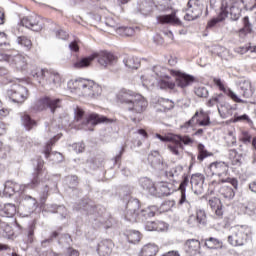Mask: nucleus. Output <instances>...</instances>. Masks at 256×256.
I'll return each instance as SVG.
<instances>
[{
	"instance_id": "1",
	"label": "nucleus",
	"mask_w": 256,
	"mask_h": 256,
	"mask_svg": "<svg viewBox=\"0 0 256 256\" xmlns=\"http://www.w3.org/2000/svg\"><path fill=\"white\" fill-rule=\"evenodd\" d=\"M35 165V162H34ZM36 169L34 173V177L31 181V183H28L26 185L19 184L17 182H13L11 180H8L4 183V190L3 195L5 197H13L16 193L20 195L22 199L23 205H26L28 209H30V212L37 208V200L33 198L32 196L25 195L26 189H35V187H39V185H43L45 181H47V171L43 169V159H38L36 161Z\"/></svg>"
},
{
	"instance_id": "2",
	"label": "nucleus",
	"mask_w": 256,
	"mask_h": 256,
	"mask_svg": "<svg viewBox=\"0 0 256 256\" xmlns=\"http://www.w3.org/2000/svg\"><path fill=\"white\" fill-rule=\"evenodd\" d=\"M210 7L214 11H219L216 18L211 19L208 22V27H215L216 23H221L225 21L229 15L232 21H237L241 17V11L245 7V2L243 0H235L230 6L227 0H210Z\"/></svg>"
},
{
	"instance_id": "3",
	"label": "nucleus",
	"mask_w": 256,
	"mask_h": 256,
	"mask_svg": "<svg viewBox=\"0 0 256 256\" xmlns=\"http://www.w3.org/2000/svg\"><path fill=\"white\" fill-rule=\"evenodd\" d=\"M117 101L123 103L130 113L141 115L147 110L149 103L141 94L129 89H121L116 95Z\"/></svg>"
},
{
	"instance_id": "4",
	"label": "nucleus",
	"mask_w": 256,
	"mask_h": 256,
	"mask_svg": "<svg viewBox=\"0 0 256 256\" xmlns=\"http://www.w3.org/2000/svg\"><path fill=\"white\" fill-rule=\"evenodd\" d=\"M30 75L39 83L40 87H43L46 91L59 89L61 83H63V77H61V74L58 72L41 69L36 66L31 68Z\"/></svg>"
},
{
	"instance_id": "5",
	"label": "nucleus",
	"mask_w": 256,
	"mask_h": 256,
	"mask_svg": "<svg viewBox=\"0 0 256 256\" xmlns=\"http://www.w3.org/2000/svg\"><path fill=\"white\" fill-rule=\"evenodd\" d=\"M207 173L219 178V183H230L234 189H237L239 181L229 177V164L224 161H215L207 167Z\"/></svg>"
},
{
	"instance_id": "6",
	"label": "nucleus",
	"mask_w": 256,
	"mask_h": 256,
	"mask_svg": "<svg viewBox=\"0 0 256 256\" xmlns=\"http://www.w3.org/2000/svg\"><path fill=\"white\" fill-rule=\"evenodd\" d=\"M93 80L79 78L75 80H70L67 83V88L71 93L78 95V97H84L89 99L91 94V89L97 90V86L93 85Z\"/></svg>"
},
{
	"instance_id": "7",
	"label": "nucleus",
	"mask_w": 256,
	"mask_h": 256,
	"mask_svg": "<svg viewBox=\"0 0 256 256\" xmlns=\"http://www.w3.org/2000/svg\"><path fill=\"white\" fill-rule=\"evenodd\" d=\"M230 233L228 243L232 247H242V245L247 243L249 236H251V228L247 225H236L230 228Z\"/></svg>"
},
{
	"instance_id": "8",
	"label": "nucleus",
	"mask_w": 256,
	"mask_h": 256,
	"mask_svg": "<svg viewBox=\"0 0 256 256\" xmlns=\"http://www.w3.org/2000/svg\"><path fill=\"white\" fill-rule=\"evenodd\" d=\"M0 61L9 63L11 67L17 69V71H25L27 69V57L21 54L9 53L0 50Z\"/></svg>"
},
{
	"instance_id": "9",
	"label": "nucleus",
	"mask_w": 256,
	"mask_h": 256,
	"mask_svg": "<svg viewBox=\"0 0 256 256\" xmlns=\"http://www.w3.org/2000/svg\"><path fill=\"white\" fill-rule=\"evenodd\" d=\"M7 95L13 103L21 105L29 99V90L21 84L14 83L7 90Z\"/></svg>"
},
{
	"instance_id": "10",
	"label": "nucleus",
	"mask_w": 256,
	"mask_h": 256,
	"mask_svg": "<svg viewBox=\"0 0 256 256\" xmlns=\"http://www.w3.org/2000/svg\"><path fill=\"white\" fill-rule=\"evenodd\" d=\"M189 183V175L184 174L178 188V191L181 193L178 205L185 207L187 211H191V207H193V200L187 197V187L189 186Z\"/></svg>"
},
{
	"instance_id": "11",
	"label": "nucleus",
	"mask_w": 256,
	"mask_h": 256,
	"mask_svg": "<svg viewBox=\"0 0 256 256\" xmlns=\"http://www.w3.org/2000/svg\"><path fill=\"white\" fill-rule=\"evenodd\" d=\"M61 107V99L59 98H49L44 97L39 99L33 106L32 109L34 111H43L45 109H50L51 113H55L56 109H59Z\"/></svg>"
},
{
	"instance_id": "12",
	"label": "nucleus",
	"mask_w": 256,
	"mask_h": 256,
	"mask_svg": "<svg viewBox=\"0 0 256 256\" xmlns=\"http://www.w3.org/2000/svg\"><path fill=\"white\" fill-rule=\"evenodd\" d=\"M187 12L184 16L185 21H195L203 15V3L201 0H189L187 4Z\"/></svg>"
},
{
	"instance_id": "13",
	"label": "nucleus",
	"mask_w": 256,
	"mask_h": 256,
	"mask_svg": "<svg viewBox=\"0 0 256 256\" xmlns=\"http://www.w3.org/2000/svg\"><path fill=\"white\" fill-rule=\"evenodd\" d=\"M153 71L155 72L156 77H159L158 86L160 89H175V83L171 82L169 80V76L165 74L166 69L161 66H155L153 68Z\"/></svg>"
},
{
	"instance_id": "14",
	"label": "nucleus",
	"mask_w": 256,
	"mask_h": 256,
	"mask_svg": "<svg viewBox=\"0 0 256 256\" xmlns=\"http://www.w3.org/2000/svg\"><path fill=\"white\" fill-rule=\"evenodd\" d=\"M60 136H54L47 144L44 149V155L46 159H50L51 161H54V163H61L63 161V154L59 152H52L53 145H55L56 141H59Z\"/></svg>"
},
{
	"instance_id": "15",
	"label": "nucleus",
	"mask_w": 256,
	"mask_h": 256,
	"mask_svg": "<svg viewBox=\"0 0 256 256\" xmlns=\"http://www.w3.org/2000/svg\"><path fill=\"white\" fill-rule=\"evenodd\" d=\"M21 25L32 31H41L43 25L41 24V17L37 14L26 16L21 20Z\"/></svg>"
},
{
	"instance_id": "16",
	"label": "nucleus",
	"mask_w": 256,
	"mask_h": 256,
	"mask_svg": "<svg viewBox=\"0 0 256 256\" xmlns=\"http://www.w3.org/2000/svg\"><path fill=\"white\" fill-rule=\"evenodd\" d=\"M171 75H174V77H176V85L181 89H185V87L193 85V82L195 81V77L180 71L171 70Z\"/></svg>"
},
{
	"instance_id": "17",
	"label": "nucleus",
	"mask_w": 256,
	"mask_h": 256,
	"mask_svg": "<svg viewBox=\"0 0 256 256\" xmlns=\"http://www.w3.org/2000/svg\"><path fill=\"white\" fill-rule=\"evenodd\" d=\"M127 209L128 210L126 212L125 219L127 221H130L131 223H135V221H137V218L141 217L140 213L138 212L139 211V200L134 199L132 201H129L127 203Z\"/></svg>"
},
{
	"instance_id": "18",
	"label": "nucleus",
	"mask_w": 256,
	"mask_h": 256,
	"mask_svg": "<svg viewBox=\"0 0 256 256\" xmlns=\"http://www.w3.org/2000/svg\"><path fill=\"white\" fill-rule=\"evenodd\" d=\"M157 21L161 25H173L174 27L183 26V22H181V19L177 17V14L175 12H172L171 14L167 15L157 16Z\"/></svg>"
},
{
	"instance_id": "19",
	"label": "nucleus",
	"mask_w": 256,
	"mask_h": 256,
	"mask_svg": "<svg viewBox=\"0 0 256 256\" xmlns=\"http://www.w3.org/2000/svg\"><path fill=\"white\" fill-rule=\"evenodd\" d=\"M213 82L218 87V89L220 91H223V93H225V95L230 97V99H232V101H234V103H245V101L243 99L239 98V96H237V94L235 92H233V90H231L229 88H225V84H223V81L221 80V78H214Z\"/></svg>"
},
{
	"instance_id": "20",
	"label": "nucleus",
	"mask_w": 256,
	"mask_h": 256,
	"mask_svg": "<svg viewBox=\"0 0 256 256\" xmlns=\"http://www.w3.org/2000/svg\"><path fill=\"white\" fill-rule=\"evenodd\" d=\"M191 227H197V225H207V214L205 210H198L196 215H190L187 221Z\"/></svg>"
},
{
	"instance_id": "21",
	"label": "nucleus",
	"mask_w": 256,
	"mask_h": 256,
	"mask_svg": "<svg viewBox=\"0 0 256 256\" xmlns=\"http://www.w3.org/2000/svg\"><path fill=\"white\" fill-rule=\"evenodd\" d=\"M96 57L98 59L99 65H101V67H110L111 65H113L115 63V61H117V58L115 57V55H113V53L107 52V51H102V52L96 54Z\"/></svg>"
},
{
	"instance_id": "22",
	"label": "nucleus",
	"mask_w": 256,
	"mask_h": 256,
	"mask_svg": "<svg viewBox=\"0 0 256 256\" xmlns=\"http://www.w3.org/2000/svg\"><path fill=\"white\" fill-rule=\"evenodd\" d=\"M190 183L192 185V191L195 193V195H201L203 193L205 176H203V174H193Z\"/></svg>"
},
{
	"instance_id": "23",
	"label": "nucleus",
	"mask_w": 256,
	"mask_h": 256,
	"mask_svg": "<svg viewBox=\"0 0 256 256\" xmlns=\"http://www.w3.org/2000/svg\"><path fill=\"white\" fill-rule=\"evenodd\" d=\"M217 106L218 113L223 117V113L221 112V108L225 107V95L223 93L214 94L207 102V107H215Z\"/></svg>"
},
{
	"instance_id": "24",
	"label": "nucleus",
	"mask_w": 256,
	"mask_h": 256,
	"mask_svg": "<svg viewBox=\"0 0 256 256\" xmlns=\"http://www.w3.org/2000/svg\"><path fill=\"white\" fill-rule=\"evenodd\" d=\"M175 189H173V184H169L167 182H158L156 184V197H169Z\"/></svg>"
},
{
	"instance_id": "25",
	"label": "nucleus",
	"mask_w": 256,
	"mask_h": 256,
	"mask_svg": "<svg viewBox=\"0 0 256 256\" xmlns=\"http://www.w3.org/2000/svg\"><path fill=\"white\" fill-rule=\"evenodd\" d=\"M184 249L187 255L195 256L201 253V242L197 239H190L185 242Z\"/></svg>"
},
{
	"instance_id": "26",
	"label": "nucleus",
	"mask_w": 256,
	"mask_h": 256,
	"mask_svg": "<svg viewBox=\"0 0 256 256\" xmlns=\"http://www.w3.org/2000/svg\"><path fill=\"white\" fill-rule=\"evenodd\" d=\"M53 239H59L58 243H63V240H64L68 245L72 241L71 236H69V234H61V228H59L58 230L52 232V234L50 235V238L42 241L43 247H45V243H51Z\"/></svg>"
},
{
	"instance_id": "27",
	"label": "nucleus",
	"mask_w": 256,
	"mask_h": 256,
	"mask_svg": "<svg viewBox=\"0 0 256 256\" xmlns=\"http://www.w3.org/2000/svg\"><path fill=\"white\" fill-rule=\"evenodd\" d=\"M112 122L113 119L99 114H90L86 121L87 125H99V123H105L106 125H109Z\"/></svg>"
},
{
	"instance_id": "28",
	"label": "nucleus",
	"mask_w": 256,
	"mask_h": 256,
	"mask_svg": "<svg viewBox=\"0 0 256 256\" xmlns=\"http://www.w3.org/2000/svg\"><path fill=\"white\" fill-rule=\"evenodd\" d=\"M113 241L111 240H102L99 244H98V254L102 255V256H108L111 255L112 251H113Z\"/></svg>"
},
{
	"instance_id": "29",
	"label": "nucleus",
	"mask_w": 256,
	"mask_h": 256,
	"mask_svg": "<svg viewBox=\"0 0 256 256\" xmlns=\"http://www.w3.org/2000/svg\"><path fill=\"white\" fill-rule=\"evenodd\" d=\"M97 58V54H92L87 57H83L78 59L76 62L73 63L74 69H87L91 62H93Z\"/></svg>"
},
{
	"instance_id": "30",
	"label": "nucleus",
	"mask_w": 256,
	"mask_h": 256,
	"mask_svg": "<svg viewBox=\"0 0 256 256\" xmlns=\"http://www.w3.org/2000/svg\"><path fill=\"white\" fill-rule=\"evenodd\" d=\"M153 9H155L153 0H141L138 3V11H140L142 15H149V13L153 12Z\"/></svg>"
},
{
	"instance_id": "31",
	"label": "nucleus",
	"mask_w": 256,
	"mask_h": 256,
	"mask_svg": "<svg viewBox=\"0 0 256 256\" xmlns=\"http://www.w3.org/2000/svg\"><path fill=\"white\" fill-rule=\"evenodd\" d=\"M157 253H159V246L150 243L141 248L138 256H155Z\"/></svg>"
},
{
	"instance_id": "32",
	"label": "nucleus",
	"mask_w": 256,
	"mask_h": 256,
	"mask_svg": "<svg viewBox=\"0 0 256 256\" xmlns=\"http://www.w3.org/2000/svg\"><path fill=\"white\" fill-rule=\"evenodd\" d=\"M198 117H203V113L196 112L194 116L188 121L189 125H200L201 127H207V125L211 124V119L209 116H206L203 120H199Z\"/></svg>"
},
{
	"instance_id": "33",
	"label": "nucleus",
	"mask_w": 256,
	"mask_h": 256,
	"mask_svg": "<svg viewBox=\"0 0 256 256\" xmlns=\"http://www.w3.org/2000/svg\"><path fill=\"white\" fill-rule=\"evenodd\" d=\"M140 185L143 189L148 191V193H150V195H157V187L155 186L153 181H151V179H149L147 177L141 178Z\"/></svg>"
},
{
	"instance_id": "34",
	"label": "nucleus",
	"mask_w": 256,
	"mask_h": 256,
	"mask_svg": "<svg viewBox=\"0 0 256 256\" xmlns=\"http://www.w3.org/2000/svg\"><path fill=\"white\" fill-rule=\"evenodd\" d=\"M173 143H178L180 150L183 151V145H192L193 139L189 136L175 135L172 137Z\"/></svg>"
},
{
	"instance_id": "35",
	"label": "nucleus",
	"mask_w": 256,
	"mask_h": 256,
	"mask_svg": "<svg viewBox=\"0 0 256 256\" xmlns=\"http://www.w3.org/2000/svg\"><path fill=\"white\" fill-rule=\"evenodd\" d=\"M240 89L242 91L243 97H245L246 99L253 97V89L251 88V81L244 80L240 82Z\"/></svg>"
},
{
	"instance_id": "36",
	"label": "nucleus",
	"mask_w": 256,
	"mask_h": 256,
	"mask_svg": "<svg viewBox=\"0 0 256 256\" xmlns=\"http://www.w3.org/2000/svg\"><path fill=\"white\" fill-rule=\"evenodd\" d=\"M123 63L128 69H139L140 65L139 58H135V56L129 55L124 56Z\"/></svg>"
},
{
	"instance_id": "37",
	"label": "nucleus",
	"mask_w": 256,
	"mask_h": 256,
	"mask_svg": "<svg viewBox=\"0 0 256 256\" xmlns=\"http://www.w3.org/2000/svg\"><path fill=\"white\" fill-rule=\"evenodd\" d=\"M17 213V207L14 204L8 203L0 211L2 217H13Z\"/></svg>"
},
{
	"instance_id": "38",
	"label": "nucleus",
	"mask_w": 256,
	"mask_h": 256,
	"mask_svg": "<svg viewBox=\"0 0 256 256\" xmlns=\"http://www.w3.org/2000/svg\"><path fill=\"white\" fill-rule=\"evenodd\" d=\"M219 194L224 197V199L231 200L233 197H235V191L231 186L224 185L220 187Z\"/></svg>"
},
{
	"instance_id": "39",
	"label": "nucleus",
	"mask_w": 256,
	"mask_h": 256,
	"mask_svg": "<svg viewBox=\"0 0 256 256\" xmlns=\"http://www.w3.org/2000/svg\"><path fill=\"white\" fill-rule=\"evenodd\" d=\"M21 121H22V125L25 127L27 131H31V129L37 125V122L31 119V116H29V114H24L21 117Z\"/></svg>"
},
{
	"instance_id": "40",
	"label": "nucleus",
	"mask_w": 256,
	"mask_h": 256,
	"mask_svg": "<svg viewBox=\"0 0 256 256\" xmlns=\"http://www.w3.org/2000/svg\"><path fill=\"white\" fill-rule=\"evenodd\" d=\"M0 229L2 236L5 237L6 239H11V237H13V228L9 224L1 222Z\"/></svg>"
},
{
	"instance_id": "41",
	"label": "nucleus",
	"mask_w": 256,
	"mask_h": 256,
	"mask_svg": "<svg viewBox=\"0 0 256 256\" xmlns=\"http://www.w3.org/2000/svg\"><path fill=\"white\" fill-rule=\"evenodd\" d=\"M126 237L128 239V243H139L141 241V233L137 230H129L126 234Z\"/></svg>"
},
{
	"instance_id": "42",
	"label": "nucleus",
	"mask_w": 256,
	"mask_h": 256,
	"mask_svg": "<svg viewBox=\"0 0 256 256\" xmlns=\"http://www.w3.org/2000/svg\"><path fill=\"white\" fill-rule=\"evenodd\" d=\"M183 173V166H175L170 170L165 172V175L168 179H175V177H179Z\"/></svg>"
},
{
	"instance_id": "43",
	"label": "nucleus",
	"mask_w": 256,
	"mask_h": 256,
	"mask_svg": "<svg viewBox=\"0 0 256 256\" xmlns=\"http://www.w3.org/2000/svg\"><path fill=\"white\" fill-rule=\"evenodd\" d=\"M221 245H223V243L214 237H210L208 239L205 240V246L208 249H219V247H221Z\"/></svg>"
},
{
	"instance_id": "44",
	"label": "nucleus",
	"mask_w": 256,
	"mask_h": 256,
	"mask_svg": "<svg viewBox=\"0 0 256 256\" xmlns=\"http://www.w3.org/2000/svg\"><path fill=\"white\" fill-rule=\"evenodd\" d=\"M116 33L122 37H133L135 35V28L133 27H119Z\"/></svg>"
},
{
	"instance_id": "45",
	"label": "nucleus",
	"mask_w": 256,
	"mask_h": 256,
	"mask_svg": "<svg viewBox=\"0 0 256 256\" xmlns=\"http://www.w3.org/2000/svg\"><path fill=\"white\" fill-rule=\"evenodd\" d=\"M157 211H159V208H157V206H150L144 210H141L140 217H155Z\"/></svg>"
},
{
	"instance_id": "46",
	"label": "nucleus",
	"mask_w": 256,
	"mask_h": 256,
	"mask_svg": "<svg viewBox=\"0 0 256 256\" xmlns=\"http://www.w3.org/2000/svg\"><path fill=\"white\" fill-rule=\"evenodd\" d=\"M92 85L96 86V90L95 89H91V94L92 95H90L88 99H99V97L103 93V88L101 87V85H99L95 81L92 83Z\"/></svg>"
},
{
	"instance_id": "47",
	"label": "nucleus",
	"mask_w": 256,
	"mask_h": 256,
	"mask_svg": "<svg viewBox=\"0 0 256 256\" xmlns=\"http://www.w3.org/2000/svg\"><path fill=\"white\" fill-rule=\"evenodd\" d=\"M143 87H148V85H155V77L151 76L149 73L140 76Z\"/></svg>"
},
{
	"instance_id": "48",
	"label": "nucleus",
	"mask_w": 256,
	"mask_h": 256,
	"mask_svg": "<svg viewBox=\"0 0 256 256\" xmlns=\"http://www.w3.org/2000/svg\"><path fill=\"white\" fill-rule=\"evenodd\" d=\"M243 25L244 27L240 29V33H244L245 35H247L251 33V31H253V25L251 24V22H249V16H245L243 18Z\"/></svg>"
},
{
	"instance_id": "49",
	"label": "nucleus",
	"mask_w": 256,
	"mask_h": 256,
	"mask_svg": "<svg viewBox=\"0 0 256 256\" xmlns=\"http://www.w3.org/2000/svg\"><path fill=\"white\" fill-rule=\"evenodd\" d=\"M198 153V161H203L204 159H206V157L211 156L207 149H205V145H203L202 143L198 144Z\"/></svg>"
},
{
	"instance_id": "50",
	"label": "nucleus",
	"mask_w": 256,
	"mask_h": 256,
	"mask_svg": "<svg viewBox=\"0 0 256 256\" xmlns=\"http://www.w3.org/2000/svg\"><path fill=\"white\" fill-rule=\"evenodd\" d=\"M159 104L161 105V107H163V109L160 108V111H170V109H173V107H175L173 101L169 99H161L159 101Z\"/></svg>"
},
{
	"instance_id": "51",
	"label": "nucleus",
	"mask_w": 256,
	"mask_h": 256,
	"mask_svg": "<svg viewBox=\"0 0 256 256\" xmlns=\"http://www.w3.org/2000/svg\"><path fill=\"white\" fill-rule=\"evenodd\" d=\"M17 44L26 47V49H31L32 43L31 40L25 36H20L17 38Z\"/></svg>"
},
{
	"instance_id": "52",
	"label": "nucleus",
	"mask_w": 256,
	"mask_h": 256,
	"mask_svg": "<svg viewBox=\"0 0 256 256\" xmlns=\"http://www.w3.org/2000/svg\"><path fill=\"white\" fill-rule=\"evenodd\" d=\"M194 93L197 97H209V90H207L205 86L196 87Z\"/></svg>"
},
{
	"instance_id": "53",
	"label": "nucleus",
	"mask_w": 256,
	"mask_h": 256,
	"mask_svg": "<svg viewBox=\"0 0 256 256\" xmlns=\"http://www.w3.org/2000/svg\"><path fill=\"white\" fill-rule=\"evenodd\" d=\"M233 122L234 123H243V122L251 123V118H249L247 114L240 115V116L235 115Z\"/></svg>"
},
{
	"instance_id": "54",
	"label": "nucleus",
	"mask_w": 256,
	"mask_h": 256,
	"mask_svg": "<svg viewBox=\"0 0 256 256\" xmlns=\"http://www.w3.org/2000/svg\"><path fill=\"white\" fill-rule=\"evenodd\" d=\"M105 25L107 27H111L112 29H115L116 32H117V29H119V25L117 24L115 19H113L112 17L106 18Z\"/></svg>"
},
{
	"instance_id": "55",
	"label": "nucleus",
	"mask_w": 256,
	"mask_h": 256,
	"mask_svg": "<svg viewBox=\"0 0 256 256\" xmlns=\"http://www.w3.org/2000/svg\"><path fill=\"white\" fill-rule=\"evenodd\" d=\"M168 149L171 151V153H173V155H177V156L181 155V152L179 151V149H181V147L179 146V143L174 142L173 144H170L168 146Z\"/></svg>"
},
{
	"instance_id": "56",
	"label": "nucleus",
	"mask_w": 256,
	"mask_h": 256,
	"mask_svg": "<svg viewBox=\"0 0 256 256\" xmlns=\"http://www.w3.org/2000/svg\"><path fill=\"white\" fill-rule=\"evenodd\" d=\"M72 149L73 151H75V153H83L85 151V143L83 142L74 143L72 145Z\"/></svg>"
},
{
	"instance_id": "57",
	"label": "nucleus",
	"mask_w": 256,
	"mask_h": 256,
	"mask_svg": "<svg viewBox=\"0 0 256 256\" xmlns=\"http://www.w3.org/2000/svg\"><path fill=\"white\" fill-rule=\"evenodd\" d=\"M209 206L211 207L212 211L221 207V200L218 198H212L209 200Z\"/></svg>"
},
{
	"instance_id": "58",
	"label": "nucleus",
	"mask_w": 256,
	"mask_h": 256,
	"mask_svg": "<svg viewBox=\"0 0 256 256\" xmlns=\"http://www.w3.org/2000/svg\"><path fill=\"white\" fill-rule=\"evenodd\" d=\"M241 141L242 143H244V145H249V143H251V135L249 134V132L242 131Z\"/></svg>"
},
{
	"instance_id": "59",
	"label": "nucleus",
	"mask_w": 256,
	"mask_h": 256,
	"mask_svg": "<svg viewBox=\"0 0 256 256\" xmlns=\"http://www.w3.org/2000/svg\"><path fill=\"white\" fill-rule=\"evenodd\" d=\"M168 227L167 223L163 221H156L155 231H167Z\"/></svg>"
},
{
	"instance_id": "60",
	"label": "nucleus",
	"mask_w": 256,
	"mask_h": 256,
	"mask_svg": "<svg viewBox=\"0 0 256 256\" xmlns=\"http://www.w3.org/2000/svg\"><path fill=\"white\" fill-rule=\"evenodd\" d=\"M156 227H157V221H148L144 225L145 231H155Z\"/></svg>"
},
{
	"instance_id": "61",
	"label": "nucleus",
	"mask_w": 256,
	"mask_h": 256,
	"mask_svg": "<svg viewBox=\"0 0 256 256\" xmlns=\"http://www.w3.org/2000/svg\"><path fill=\"white\" fill-rule=\"evenodd\" d=\"M248 51L251 52V46H240L235 48V53H239V55H245Z\"/></svg>"
},
{
	"instance_id": "62",
	"label": "nucleus",
	"mask_w": 256,
	"mask_h": 256,
	"mask_svg": "<svg viewBox=\"0 0 256 256\" xmlns=\"http://www.w3.org/2000/svg\"><path fill=\"white\" fill-rule=\"evenodd\" d=\"M56 37L58 39H62V41H65V40L69 39V34L63 30H58V31H56Z\"/></svg>"
},
{
	"instance_id": "63",
	"label": "nucleus",
	"mask_w": 256,
	"mask_h": 256,
	"mask_svg": "<svg viewBox=\"0 0 256 256\" xmlns=\"http://www.w3.org/2000/svg\"><path fill=\"white\" fill-rule=\"evenodd\" d=\"M66 181L70 183V187H77V176H68Z\"/></svg>"
},
{
	"instance_id": "64",
	"label": "nucleus",
	"mask_w": 256,
	"mask_h": 256,
	"mask_svg": "<svg viewBox=\"0 0 256 256\" xmlns=\"http://www.w3.org/2000/svg\"><path fill=\"white\" fill-rule=\"evenodd\" d=\"M245 215H255V206L253 205H248L245 207L244 210Z\"/></svg>"
}]
</instances>
